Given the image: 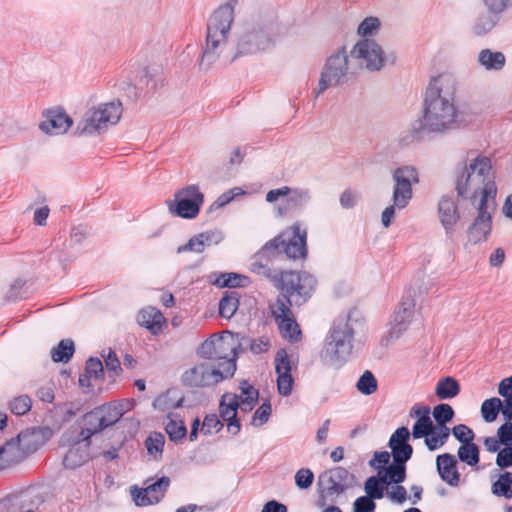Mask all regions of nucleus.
Masks as SVG:
<instances>
[{
	"label": "nucleus",
	"mask_w": 512,
	"mask_h": 512,
	"mask_svg": "<svg viewBox=\"0 0 512 512\" xmlns=\"http://www.w3.org/2000/svg\"><path fill=\"white\" fill-rule=\"evenodd\" d=\"M456 78L448 73L433 77L424 94L422 116L400 135V143L410 145L427 135H444L474 123L477 113L469 105L456 106Z\"/></svg>",
	"instance_id": "1"
},
{
	"label": "nucleus",
	"mask_w": 512,
	"mask_h": 512,
	"mask_svg": "<svg viewBox=\"0 0 512 512\" xmlns=\"http://www.w3.org/2000/svg\"><path fill=\"white\" fill-rule=\"evenodd\" d=\"M307 253V231L302 230L298 223H294L290 228L266 242L254 254L250 263V271L272 281L281 271L270 267L273 261L283 257L288 259L306 258Z\"/></svg>",
	"instance_id": "2"
},
{
	"label": "nucleus",
	"mask_w": 512,
	"mask_h": 512,
	"mask_svg": "<svg viewBox=\"0 0 512 512\" xmlns=\"http://www.w3.org/2000/svg\"><path fill=\"white\" fill-rule=\"evenodd\" d=\"M364 326L365 320L356 308L334 319L320 352L321 362L336 369L342 367L352 353L355 334Z\"/></svg>",
	"instance_id": "3"
},
{
	"label": "nucleus",
	"mask_w": 512,
	"mask_h": 512,
	"mask_svg": "<svg viewBox=\"0 0 512 512\" xmlns=\"http://www.w3.org/2000/svg\"><path fill=\"white\" fill-rule=\"evenodd\" d=\"M491 169V160L486 156H478L469 166L457 167L455 189L458 198L470 199L474 204L480 196L477 210L488 211L489 199L495 206L497 187L494 181L488 179Z\"/></svg>",
	"instance_id": "4"
},
{
	"label": "nucleus",
	"mask_w": 512,
	"mask_h": 512,
	"mask_svg": "<svg viewBox=\"0 0 512 512\" xmlns=\"http://www.w3.org/2000/svg\"><path fill=\"white\" fill-rule=\"evenodd\" d=\"M238 0H228L220 5L210 16L207 23L205 45L199 62L201 70H208L226 47L231 25L234 20V7Z\"/></svg>",
	"instance_id": "5"
},
{
	"label": "nucleus",
	"mask_w": 512,
	"mask_h": 512,
	"mask_svg": "<svg viewBox=\"0 0 512 512\" xmlns=\"http://www.w3.org/2000/svg\"><path fill=\"white\" fill-rule=\"evenodd\" d=\"M279 291L276 305L280 303L287 307L301 306L312 296L317 285L316 278L308 272L292 270L280 271L279 275L271 281Z\"/></svg>",
	"instance_id": "6"
},
{
	"label": "nucleus",
	"mask_w": 512,
	"mask_h": 512,
	"mask_svg": "<svg viewBox=\"0 0 512 512\" xmlns=\"http://www.w3.org/2000/svg\"><path fill=\"white\" fill-rule=\"evenodd\" d=\"M392 179L394 181L393 204L386 207L381 215V222L385 228L391 225L396 208L401 210L408 206L413 197L412 185L419 182V175L415 167L405 165L393 171Z\"/></svg>",
	"instance_id": "7"
},
{
	"label": "nucleus",
	"mask_w": 512,
	"mask_h": 512,
	"mask_svg": "<svg viewBox=\"0 0 512 512\" xmlns=\"http://www.w3.org/2000/svg\"><path fill=\"white\" fill-rule=\"evenodd\" d=\"M123 413V409L113 403L100 405L85 413L81 418V429L75 437V443L88 442L91 444V438L94 435L115 425Z\"/></svg>",
	"instance_id": "8"
},
{
	"label": "nucleus",
	"mask_w": 512,
	"mask_h": 512,
	"mask_svg": "<svg viewBox=\"0 0 512 512\" xmlns=\"http://www.w3.org/2000/svg\"><path fill=\"white\" fill-rule=\"evenodd\" d=\"M410 431L406 426L397 428L391 435L388 446L391 449L393 461L387 467L390 482L401 484L406 480V463L412 458L413 447L409 444Z\"/></svg>",
	"instance_id": "9"
},
{
	"label": "nucleus",
	"mask_w": 512,
	"mask_h": 512,
	"mask_svg": "<svg viewBox=\"0 0 512 512\" xmlns=\"http://www.w3.org/2000/svg\"><path fill=\"white\" fill-rule=\"evenodd\" d=\"M122 114L121 102H109L89 109L83 118L77 123L74 135L85 136L100 133L108 125L119 122Z\"/></svg>",
	"instance_id": "10"
},
{
	"label": "nucleus",
	"mask_w": 512,
	"mask_h": 512,
	"mask_svg": "<svg viewBox=\"0 0 512 512\" xmlns=\"http://www.w3.org/2000/svg\"><path fill=\"white\" fill-rule=\"evenodd\" d=\"M356 477L346 468L337 466L323 471L318 477V486L322 487L317 500L318 507L326 505V496H338L352 487Z\"/></svg>",
	"instance_id": "11"
},
{
	"label": "nucleus",
	"mask_w": 512,
	"mask_h": 512,
	"mask_svg": "<svg viewBox=\"0 0 512 512\" xmlns=\"http://www.w3.org/2000/svg\"><path fill=\"white\" fill-rule=\"evenodd\" d=\"M274 29L272 22L247 27L238 40L237 53L232 60L240 55L254 54L268 48L272 43Z\"/></svg>",
	"instance_id": "12"
},
{
	"label": "nucleus",
	"mask_w": 512,
	"mask_h": 512,
	"mask_svg": "<svg viewBox=\"0 0 512 512\" xmlns=\"http://www.w3.org/2000/svg\"><path fill=\"white\" fill-rule=\"evenodd\" d=\"M174 197V200L166 201L172 215L184 219L197 217L204 202V195L200 192L198 186L188 185L178 190Z\"/></svg>",
	"instance_id": "13"
},
{
	"label": "nucleus",
	"mask_w": 512,
	"mask_h": 512,
	"mask_svg": "<svg viewBox=\"0 0 512 512\" xmlns=\"http://www.w3.org/2000/svg\"><path fill=\"white\" fill-rule=\"evenodd\" d=\"M348 71V55L345 47H341L333 53L327 60L322 69L318 89L315 90V97L326 91L331 86L340 84Z\"/></svg>",
	"instance_id": "14"
},
{
	"label": "nucleus",
	"mask_w": 512,
	"mask_h": 512,
	"mask_svg": "<svg viewBox=\"0 0 512 512\" xmlns=\"http://www.w3.org/2000/svg\"><path fill=\"white\" fill-rule=\"evenodd\" d=\"M351 56L364 59L366 68L370 71H379L386 62L394 64L396 61L394 53L385 55L382 47L374 39L369 38L359 40L351 50Z\"/></svg>",
	"instance_id": "15"
},
{
	"label": "nucleus",
	"mask_w": 512,
	"mask_h": 512,
	"mask_svg": "<svg viewBox=\"0 0 512 512\" xmlns=\"http://www.w3.org/2000/svg\"><path fill=\"white\" fill-rule=\"evenodd\" d=\"M223 378L219 372L210 368L208 362H202L186 370L181 376V382L190 388L209 387L221 383Z\"/></svg>",
	"instance_id": "16"
},
{
	"label": "nucleus",
	"mask_w": 512,
	"mask_h": 512,
	"mask_svg": "<svg viewBox=\"0 0 512 512\" xmlns=\"http://www.w3.org/2000/svg\"><path fill=\"white\" fill-rule=\"evenodd\" d=\"M276 306L277 311H274L273 314L278 322V328L282 337L288 339L290 342L300 341L302 338V332L292 314L291 308L282 303Z\"/></svg>",
	"instance_id": "17"
},
{
	"label": "nucleus",
	"mask_w": 512,
	"mask_h": 512,
	"mask_svg": "<svg viewBox=\"0 0 512 512\" xmlns=\"http://www.w3.org/2000/svg\"><path fill=\"white\" fill-rule=\"evenodd\" d=\"M415 301L409 296H404L394 312L392 326L389 331L392 338H399L408 328L414 315Z\"/></svg>",
	"instance_id": "18"
},
{
	"label": "nucleus",
	"mask_w": 512,
	"mask_h": 512,
	"mask_svg": "<svg viewBox=\"0 0 512 512\" xmlns=\"http://www.w3.org/2000/svg\"><path fill=\"white\" fill-rule=\"evenodd\" d=\"M44 117L39 128L50 135L64 134L73 124L72 118L62 108L47 110Z\"/></svg>",
	"instance_id": "19"
},
{
	"label": "nucleus",
	"mask_w": 512,
	"mask_h": 512,
	"mask_svg": "<svg viewBox=\"0 0 512 512\" xmlns=\"http://www.w3.org/2000/svg\"><path fill=\"white\" fill-rule=\"evenodd\" d=\"M286 198L277 206V215L280 217L293 215L300 212L310 201L311 195L308 189H292L286 194Z\"/></svg>",
	"instance_id": "20"
},
{
	"label": "nucleus",
	"mask_w": 512,
	"mask_h": 512,
	"mask_svg": "<svg viewBox=\"0 0 512 512\" xmlns=\"http://www.w3.org/2000/svg\"><path fill=\"white\" fill-rule=\"evenodd\" d=\"M226 334V336L215 334L216 360L230 358L237 360L239 354L244 351L242 342L238 338L240 334L229 331Z\"/></svg>",
	"instance_id": "21"
},
{
	"label": "nucleus",
	"mask_w": 512,
	"mask_h": 512,
	"mask_svg": "<svg viewBox=\"0 0 512 512\" xmlns=\"http://www.w3.org/2000/svg\"><path fill=\"white\" fill-rule=\"evenodd\" d=\"M438 216L447 237L452 238L454 226L460 219L458 205L451 196L444 195L438 203Z\"/></svg>",
	"instance_id": "22"
},
{
	"label": "nucleus",
	"mask_w": 512,
	"mask_h": 512,
	"mask_svg": "<svg viewBox=\"0 0 512 512\" xmlns=\"http://www.w3.org/2000/svg\"><path fill=\"white\" fill-rule=\"evenodd\" d=\"M492 231V215L488 211L478 210L477 217L467 229L468 240L472 244L487 241Z\"/></svg>",
	"instance_id": "23"
},
{
	"label": "nucleus",
	"mask_w": 512,
	"mask_h": 512,
	"mask_svg": "<svg viewBox=\"0 0 512 512\" xmlns=\"http://www.w3.org/2000/svg\"><path fill=\"white\" fill-rule=\"evenodd\" d=\"M436 469L440 478L450 486H458L460 473L457 469V459L450 453H443L436 457Z\"/></svg>",
	"instance_id": "24"
},
{
	"label": "nucleus",
	"mask_w": 512,
	"mask_h": 512,
	"mask_svg": "<svg viewBox=\"0 0 512 512\" xmlns=\"http://www.w3.org/2000/svg\"><path fill=\"white\" fill-rule=\"evenodd\" d=\"M89 447L90 444H88V442H85V444L81 446L80 444H76L74 439L73 445L63 458V466L67 469L74 470L86 464L90 460Z\"/></svg>",
	"instance_id": "25"
},
{
	"label": "nucleus",
	"mask_w": 512,
	"mask_h": 512,
	"mask_svg": "<svg viewBox=\"0 0 512 512\" xmlns=\"http://www.w3.org/2000/svg\"><path fill=\"white\" fill-rule=\"evenodd\" d=\"M137 321L141 326H144L151 334L157 335L165 323V317L160 310L149 307L142 309L137 316Z\"/></svg>",
	"instance_id": "26"
},
{
	"label": "nucleus",
	"mask_w": 512,
	"mask_h": 512,
	"mask_svg": "<svg viewBox=\"0 0 512 512\" xmlns=\"http://www.w3.org/2000/svg\"><path fill=\"white\" fill-rule=\"evenodd\" d=\"M389 484H395L390 482L387 475V468L383 476L373 475L366 479L364 483V490L366 492L365 497H371L373 501L382 499L384 497L385 487Z\"/></svg>",
	"instance_id": "27"
},
{
	"label": "nucleus",
	"mask_w": 512,
	"mask_h": 512,
	"mask_svg": "<svg viewBox=\"0 0 512 512\" xmlns=\"http://www.w3.org/2000/svg\"><path fill=\"white\" fill-rule=\"evenodd\" d=\"M502 13L483 12L479 14L472 26V31L476 36H484L491 32L500 21V15Z\"/></svg>",
	"instance_id": "28"
},
{
	"label": "nucleus",
	"mask_w": 512,
	"mask_h": 512,
	"mask_svg": "<svg viewBox=\"0 0 512 512\" xmlns=\"http://www.w3.org/2000/svg\"><path fill=\"white\" fill-rule=\"evenodd\" d=\"M478 63L488 71H500L506 64V57L500 51L485 48L478 54Z\"/></svg>",
	"instance_id": "29"
},
{
	"label": "nucleus",
	"mask_w": 512,
	"mask_h": 512,
	"mask_svg": "<svg viewBox=\"0 0 512 512\" xmlns=\"http://www.w3.org/2000/svg\"><path fill=\"white\" fill-rule=\"evenodd\" d=\"M22 459L19 443L15 440L7 441L0 447V470H4L19 463Z\"/></svg>",
	"instance_id": "30"
},
{
	"label": "nucleus",
	"mask_w": 512,
	"mask_h": 512,
	"mask_svg": "<svg viewBox=\"0 0 512 512\" xmlns=\"http://www.w3.org/2000/svg\"><path fill=\"white\" fill-rule=\"evenodd\" d=\"M459 393L460 384L454 377L446 376L436 384L435 394L441 400L452 399Z\"/></svg>",
	"instance_id": "31"
},
{
	"label": "nucleus",
	"mask_w": 512,
	"mask_h": 512,
	"mask_svg": "<svg viewBox=\"0 0 512 512\" xmlns=\"http://www.w3.org/2000/svg\"><path fill=\"white\" fill-rule=\"evenodd\" d=\"M240 295L236 291H226L219 301L218 311L222 318L230 319L239 307Z\"/></svg>",
	"instance_id": "32"
},
{
	"label": "nucleus",
	"mask_w": 512,
	"mask_h": 512,
	"mask_svg": "<svg viewBox=\"0 0 512 512\" xmlns=\"http://www.w3.org/2000/svg\"><path fill=\"white\" fill-rule=\"evenodd\" d=\"M212 283L219 288L246 287L250 283V278L234 272L221 273Z\"/></svg>",
	"instance_id": "33"
},
{
	"label": "nucleus",
	"mask_w": 512,
	"mask_h": 512,
	"mask_svg": "<svg viewBox=\"0 0 512 512\" xmlns=\"http://www.w3.org/2000/svg\"><path fill=\"white\" fill-rule=\"evenodd\" d=\"M451 433L447 425H436L432 429L429 437H426L425 445L429 451H435L446 444Z\"/></svg>",
	"instance_id": "34"
},
{
	"label": "nucleus",
	"mask_w": 512,
	"mask_h": 512,
	"mask_svg": "<svg viewBox=\"0 0 512 512\" xmlns=\"http://www.w3.org/2000/svg\"><path fill=\"white\" fill-rule=\"evenodd\" d=\"M457 457L462 463L478 468L480 462L479 446L474 442L463 444L458 448Z\"/></svg>",
	"instance_id": "35"
},
{
	"label": "nucleus",
	"mask_w": 512,
	"mask_h": 512,
	"mask_svg": "<svg viewBox=\"0 0 512 512\" xmlns=\"http://www.w3.org/2000/svg\"><path fill=\"white\" fill-rule=\"evenodd\" d=\"M74 352V342L71 339H63L51 350V357L56 363H68Z\"/></svg>",
	"instance_id": "36"
},
{
	"label": "nucleus",
	"mask_w": 512,
	"mask_h": 512,
	"mask_svg": "<svg viewBox=\"0 0 512 512\" xmlns=\"http://www.w3.org/2000/svg\"><path fill=\"white\" fill-rule=\"evenodd\" d=\"M491 491L495 496L512 498V472L505 471L492 484Z\"/></svg>",
	"instance_id": "37"
},
{
	"label": "nucleus",
	"mask_w": 512,
	"mask_h": 512,
	"mask_svg": "<svg viewBox=\"0 0 512 512\" xmlns=\"http://www.w3.org/2000/svg\"><path fill=\"white\" fill-rule=\"evenodd\" d=\"M173 416L176 415L173 413L168 414L169 421L165 425V431L172 442L178 443L186 437L187 428L183 420L177 421Z\"/></svg>",
	"instance_id": "38"
},
{
	"label": "nucleus",
	"mask_w": 512,
	"mask_h": 512,
	"mask_svg": "<svg viewBox=\"0 0 512 512\" xmlns=\"http://www.w3.org/2000/svg\"><path fill=\"white\" fill-rule=\"evenodd\" d=\"M503 402L498 397H492L483 401L481 405V416L487 423L494 422L499 413L502 414Z\"/></svg>",
	"instance_id": "39"
},
{
	"label": "nucleus",
	"mask_w": 512,
	"mask_h": 512,
	"mask_svg": "<svg viewBox=\"0 0 512 512\" xmlns=\"http://www.w3.org/2000/svg\"><path fill=\"white\" fill-rule=\"evenodd\" d=\"M243 401L242 396L234 393H225L222 395L219 403V415L227 416L230 414L237 415L239 407Z\"/></svg>",
	"instance_id": "40"
},
{
	"label": "nucleus",
	"mask_w": 512,
	"mask_h": 512,
	"mask_svg": "<svg viewBox=\"0 0 512 512\" xmlns=\"http://www.w3.org/2000/svg\"><path fill=\"white\" fill-rule=\"evenodd\" d=\"M164 444L165 437L160 432L151 433L145 440L147 452L149 455L153 456L155 460L162 457Z\"/></svg>",
	"instance_id": "41"
},
{
	"label": "nucleus",
	"mask_w": 512,
	"mask_h": 512,
	"mask_svg": "<svg viewBox=\"0 0 512 512\" xmlns=\"http://www.w3.org/2000/svg\"><path fill=\"white\" fill-rule=\"evenodd\" d=\"M208 363L212 370L219 372L224 377L223 381L232 378L237 369V360L233 358L212 360Z\"/></svg>",
	"instance_id": "42"
},
{
	"label": "nucleus",
	"mask_w": 512,
	"mask_h": 512,
	"mask_svg": "<svg viewBox=\"0 0 512 512\" xmlns=\"http://www.w3.org/2000/svg\"><path fill=\"white\" fill-rule=\"evenodd\" d=\"M171 480L168 476H162L155 482L144 487L147 490V494L150 495L151 499H158V503L165 497V494L170 486Z\"/></svg>",
	"instance_id": "43"
},
{
	"label": "nucleus",
	"mask_w": 512,
	"mask_h": 512,
	"mask_svg": "<svg viewBox=\"0 0 512 512\" xmlns=\"http://www.w3.org/2000/svg\"><path fill=\"white\" fill-rule=\"evenodd\" d=\"M357 390L363 395H371L376 392L378 382L370 370H365L356 383Z\"/></svg>",
	"instance_id": "44"
},
{
	"label": "nucleus",
	"mask_w": 512,
	"mask_h": 512,
	"mask_svg": "<svg viewBox=\"0 0 512 512\" xmlns=\"http://www.w3.org/2000/svg\"><path fill=\"white\" fill-rule=\"evenodd\" d=\"M436 425H447L455 416V411L450 404L440 403L434 406L432 411Z\"/></svg>",
	"instance_id": "45"
},
{
	"label": "nucleus",
	"mask_w": 512,
	"mask_h": 512,
	"mask_svg": "<svg viewBox=\"0 0 512 512\" xmlns=\"http://www.w3.org/2000/svg\"><path fill=\"white\" fill-rule=\"evenodd\" d=\"M435 424L433 423L430 416L426 415V417H422V419H417L412 427V436L414 439L424 438V442L426 441V437H429L432 429Z\"/></svg>",
	"instance_id": "46"
},
{
	"label": "nucleus",
	"mask_w": 512,
	"mask_h": 512,
	"mask_svg": "<svg viewBox=\"0 0 512 512\" xmlns=\"http://www.w3.org/2000/svg\"><path fill=\"white\" fill-rule=\"evenodd\" d=\"M31 407L32 401L28 395L16 396L9 402V409L11 413L17 416L27 414L31 410Z\"/></svg>",
	"instance_id": "47"
},
{
	"label": "nucleus",
	"mask_w": 512,
	"mask_h": 512,
	"mask_svg": "<svg viewBox=\"0 0 512 512\" xmlns=\"http://www.w3.org/2000/svg\"><path fill=\"white\" fill-rule=\"evenodd\" d=\"M271 413L272 407L270 400L266 399L254 412L251 419V425L254 427H260L264 425L269 420Z\"/></svg>",
	"instance_id": "48"
},
{
	"label": "nucleus",
	"mask_w": 512,
	"mask_h": 512,
	"mask_svg": "<svg viewBox=\"0 0 512 512\" xmlns=\"http://www.w3.org/2000/svg\"><path fill=\"white\" fill-rule=\"evenodd\" d=\"M131 496L136 506L144 507L149 505H154L158 503V499H151L150 495L147 494V490L138 487L137 485H133L130 488Z\"/></svg>",
	"instance_id": "49"
},
{
	"label": "nucleus",
	"mask_w": 512,
	"mask_h": 512,
	"mask_svg": "<svg viewBox=\"0 0 512 512\" xmlns=\"http://www.w3.org/2000/svg\"><path fill=\"white\" fill-rule=\"evenodd\" d=\"M216 342L215 334L211 335L208 339L201 343L197 349V354L200 358L212 361L216 360Z\"/></svg>",
	"instance_id": "50"
},
{
	"label": "nucleus",
	"mask_w": 512,
	"mask_h": 512,
	"mask_svg": "<svg viewBox=\"0 0 512 512\" xmlns=\"http://www.w3.org/2000/svg\"><path fill=\"white\" fill-rule=\"evenodd\" d=\"M451 433L461 443V445L474 442L475 439L474 431L466 424H458L454 426L451 429Z\"/></svg>",
	"instance_id": "51"
},
{
	"label": "nucleus",
	"mask_w": 512,
	"mask_h": 512,
	"mask_svg": "<svg viewBox=\"0 0 512 512\" xmlns=\"http://www.w3.org/2000/svg\"><path fill=\"white\" fill-rule=\"evenodd\" d=\"M223 426V422L218 418L216 414H207L204 417L201 431L205 435H211L213 432H219Z\"/></svg>",
	"instance_id": "52"
},
{
	"label": "nucleus",
	"mask_w": 512,
	"mask_h": 512,
	"mask_svg": "<svg viewBox=\"0 0 512 512\" xmlns=\"http://www.w3.org/2000/svg\"><path fill=\"white\" fill-rule=\"evenodd\" d=\"M102 357L105 360V366L109 372H112V374H109V377L114 379L117 377L121 372V363L115 353L112 349H109L108 354H102Z\"/></svg>",
	"instance_id": "53"
},
{
	"label": "nucleus",
	"mask_w": 512,
	"mask_h": 512,
	"mask_svg": "<svg viewBox=\"0 0 512 512\" xmlns=\"http://www.w3.org/2000/svg\"><path fill=\"white\" fill-rule=\"evenodd\" d=\"M380 20L377 17H366L358 26L359 35L366 37L371 36L380 28Z\"/></svg>",
	"instance_id": "54"
},
{
	"label": "nucleus",
	"mask_w": 512,
	"mask_h": 512,
	"mask_svg": "<svg viewBox=\"0 0 512 512\" xmlns=\"http://www.w3.org/2000/svg\"><path fill=\"white\" fill-rule=\"evenodd\" d=\"M85 372L91 375L95 380L104 379V367L98 357H90L85 364Z\"/></svg>",
	"instance_id": "55"
},
{
	"label": "nucleus",
	"mask_w": 512,
	"mask_h": 512,
	"mask_svg": "<svg viewBox=\"0 0 512 512\" xmlns=\"http://www.w3.org/2000/svg\"><path fill=\"white\" fill-rule=\"evenodd\" d=\"M391 453L388 451H376L373 458L369 461L370 467L375 470L385 472V469L391 464L390 463Z\"/></svg>",
	"instance_id": "56"
},
{
	"label": "nucleus",
	"mask_w": 512,
	"mask_h": 512,
	"mask_svg": "<svg viewBox=\"0 0 512 512\" xmlns=\"http://www.w3.org/2000/svg\"><path fill=\"white\" fill-rule=\"evenodd\" d=\"M24 286L25 281L18 278L11 285L7 293L5 294V300L8 302H15L24 298Z\"/></svg>",
	"instance_id": "57"
},
{
	"label": "nucleus",
	"mask_w": 512,
	"mask_h": 512,
	"mask_svg": "<svg viewBox=\"0 0 512 512\" xmlns=\"http://www.w3.org/2000/svg\"><path fill=\"white\" fill-rule=\"evenodd\" d=\"M294 379L289 374H277V390L281 396L287 397L291 395L293 389Z\"/></svg>",
	"instance_id": "58"
},
{
	"label": "nucleus",
	"mask_w": 512,
	"mask_h": 512,
	"mask_svg": "<svg viewBox=\"0 0 512 512\" xmlns=\"http://www.w3.org/2000/svg\"><path fill=\"white\" fill-rule=\"evenodd\" d=\"M314 481V474L309 468H301L295 474V483L299 489H308Z\"/></svg>",
	"instance_id": "59"
},
{
	"label": "nucleus",
	"mask_w": 512,
	"mask_h": 512,
	"mask_svg": "<svg viewBox=\"0 0 512 512\" xmlns=\"http://www.w3.org/2000/svg\"><path fill=\"white\" fill-rule=\"evenodd\" d=\"M275 372L276 374H289L291 373V363L289 357L284 349L277 352L275 358Z\"/></svg>",
	"instance_id": "60"
},
{
	"label": "nucleus",
	"mask_w": 512,
	"mask_h": 512,
	"mask_svg": "<svg viewBox=\"0 0 512 512\" xmlns=\"http://www.w3.org/2000/svg\"><path fill=\"white\" fill-rule=\"evenodd\" d=\"M376 507L371 497L359 496L353 503L352 512H375Z\"/></svg>",
	"instance_id": "61"
},
{
	"label": "nucleus",
	"mask_w": 512,
	"mask_h": 512,
	"mask_svg": "<svg viewBox=\"0 0 512 512\" xmlns=\"http://www.w3.org/2000/svg\"><path fill=\"white\" fill-rule=\"evenodd\" d=\"M496 436L504 447L512 446V422L505 421L496 432Z\"/></svg>",
	"instance_id": "62"
},
{
	"label": "nucleus",
	"mask_w": 512,
	"mask_h": 512,
	"mask_svg": "<svg viewBox=\"0 0 512 512\" xmlns=\"http://www.w3.org/2000/svg\"><path fill=\"white\" fill-rule=\"evenodd\" d=\"M203 246L217 245L224 239V234L219 229L207 230L199 233Z\"/></svg>",
	"instance_id": "63"
},
{
	"label": "nucleus",
	"mask_w": 512,
	"mask_h": 512,
	"mask_svg": "<svg viewBox=\"0 0 512 512\" xmlns=\"http://www.w3.org/2000/svg\"><path fill=\"white\" fill-rule=\"evenodd\" d=\"M496 465L500 469L512 467V446L503 447L497 454Z\"/></svg>",
	"instance_id": "64"
}]
</instances>
